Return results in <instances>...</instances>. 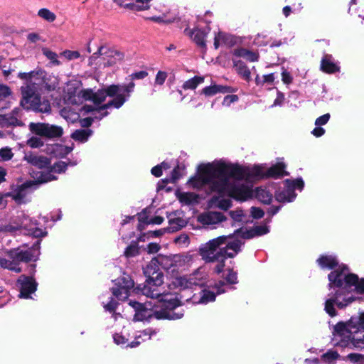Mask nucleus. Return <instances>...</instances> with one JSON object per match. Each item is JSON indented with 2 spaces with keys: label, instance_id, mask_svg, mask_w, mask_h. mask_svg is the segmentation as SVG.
<instances>
[{
  "label": "nucleus",
  "instance_id": "5",
  "mask_svg": "<svg viewBox=\"0 0 364 364\" xmlns=\"http://www.w3.org/2000/svg\"><path fill=\"white\" fill-rule=\"evenodd\" d=\"M21 99L20 105L26 111L36 113H50L51 107L49 101L42 99L38 92V84L22 85L20 88Z\"/></svg>",
  "mask_w": 364,
  "mask_h": 364
},
{
  "label": "nucleus",
  "instance_id": "12",
  "mask_svg": "<svg viewBox=\"0 0 364 364\" xmlns=\"http://www.w3.org/2000/svg\"><path fill=\"white\" fill-rule=\"evenodd\" d=\"M232 238V235H222L209 240L199 249L200 255L208 262H214L213 256H215L218 249L225 245L228 239Z\"/></svg>",
  "mask_w": 364,
  "mask_h": 364
},
{
  "label": "nucleus",
  "instance_id": "58",
  "mask_svg": "<svg viewBox=\"0 0 364 364\" xmlns=\"http://www.w3.org/2000/svg\"><path fill=\"white\" fill-rule=\"evenodd\" d=\"M331 115L328 113L324 114L322 116L318 117L315 121V124L316 126H322L327 124L328 120L330 119Z\"/></svg>",
  "mask_w": 364,
  "mask_h": 364
},
{
  "label": "nucleus",
  "instance_id": "3",
  "mask_svg": "<svg viewBox=\"0 0 364 364\" xmlns=\"http://www.w3.org/2000/svg\"><path fill=\"white\" fill-rule=\"evenodd\" d=\"M330 288H338L348 293L354 292L364 294V277L360 278L358 274L350 272L348 266L342 263L341 265L328 274Z\"/></svg>",
  "mask_w": 364,
  "mask_h": 364
},
{
  "label": "nucleus",
  "instance_id": "40",
  "mask_svg": "<svg viewBox=\"0 0 364 364\" xmlns=\"http://www.w3.org/2000/svg\"><path fill=\"white\" fill-rule=\"evenodd\" d=\"M228 249L225 248H220L218 251H217L215 256H213V260H218V259H224L225 260L227 258H233L237 254L235 252H228Z\"/></svg>",
  "mask_w": 364,
  "mask_h": 364
},
{
  "label": "nucleus",
  "instance_id": "47",
  "mask_svg": "<svg viewBox=\"0 0 364 364\" xmlns=\"http://www.w3.org/2000/svg\"><path fill=\"white\" fill-rule=\"evenodd\" d=\"M68 168V164L65 161H59L50 167V171H54L58 173L65 172Z\"/></svg>",
  "mask_w": 364,
  "mask_h": 364
},
{
  "label": "nucleus",
  "instance_id": "1",
  "mask_svg": "<svg viewBox=\"0 0 364 364\" xmlns=\"http://www.w3.org/2000/svg\"><path fill=\"white\" fill-rule=\"evenodd\" d=\"M159 297H150L151 300L144 303L130 301L129 304L135 309L134 318L137 321L150 319H178L182 317L181 312H176L181 302L176 298L169 300L158 299Z\"/></svg>",
  "mask_w": 364,
  "mask_h": 364
},
{
  "label": "nucleus",
  "instance_id": "42",
  "mask_svg": "<svg viewBox=\"0 0 364 364\" xmlns=\"http://www.w3.org/2000/svg\"><path fill=\"white\" fill-rule=\"evenodd\" d=\"M285 183L289 188H292L293 191L299 189L301 191L304 187V182L301 178H298L294 180L286 179Z\"/></svg>",
  "mask_w": 364,
  "mask_h": 364
},
{
  "label": "nucleus",
  "instance_id": "57",
  "mask_svg": "<svg viewBox=\"0 0 364 364\" xmlns=\"http://www.w3.org/2000/svg\"><path fill=\"white\" fill-rule=\"evenodd\" d=\"M239 97L237 95H229L224 97L223 105L225 106H230L232 103L238 101Z\"/></svg>",
  "mask_w": 364,
  "mask_h": 364
},
{
  "label": "nucleus",
  "instance_id": "41",
  "mask_svg": "<svg viewBox=\"0 0 364 364\" xmlns=\"http://www.w3.org/2000/svg\"><path fill=\"white\" fill-rule=\"evenodd\" d=\"M38 15L48 22L52 23L56 19V15L48 9L43 8L38 10Z\"/></svg>",
  "mask_w": 364,
  "mask_h": 364
},
{
  "label": "nucleus",
  "instance_id": "48",
  "mask_svg": "<svg viewBox=\"0 0 364 364\" xmlns=\"http://www.w3.org/2000/svg\"><path fill=\"white\" fill-rule=\"evenodd\" d=\"M14 156V154L11 151V149L9 147L1 148L0 149V157L2 161H6L11 160Z\"/></svg>",
  "mask_w": 364,
  "mask_h": 364
},
{
  "label": "nucleus",
  "instance_id": "50",
  "mask_svg": "<svg viewBox=\"0 0 364 364\" xmlns=\"http://www.w3.org/2000/svg\"><path fill=\"white\" fill-rule=\"evenodd\" d=\"M11 94V90L8 85L0 83V100L6 99Z\"/></svg>",
  "mask_w": 364,
  "mask_h": 364
},
{
  "label": "nucleus",
  "instance_id": "30",
  "mask_svg": "<svg viewBox=\"0 0 364 364\" xmlns=\"http://www.w3.org/2000/svg\"><path fill=\"white\" fill-rule=\"evenodd\" d=\"M0 267L16 273H20L22 272V268L21 267H18L15 263L14 259H10L9 257H0Z\"/></svg>",
  "mask_w": 364,
  "mask_h": 364
},
{
  "label": "nucleus",
  "instance_id": "18",
  "mask_svg": "<svg viewBox=\"0 0 364 364\" xmlns=\"http://www.w3.org/2000/svg\"><path fill=\"white\" fill-rule=\"evenodd\" d=\"M184 33L186 36H190L198 47L205 50L206 49L205 38L208 33L204 30L198 28L193 29H189L188 28H186L184 30Z\"/></svg>",
  "mask_w": 364,
  "mask_h": 364
},
{
  "label": "nucleus",
  "instance_id": "36",
  "mask_svg": "<svg viewBox=\"0 0 364 364\" xmlns=\"http://www.w3.org/2000/svg\"><path fill=\"white\" fill-rule=\"evenodd\" d=\"M1 122L7 126H21L22 122L13 114L1 115Z\"/></svg>",
  "mask_w": 364,
  "mask_h": 364
},
{
  "label": "nucleus",
  "instance_id": "44",
  "mask_svg": "<svg viewBox=\"0 0 364 364\" xmlns=\"http://www.w3.org/2000/svg\"><path fill=\"white\" fill-rule=\"evenodd\" d=\"M50 172V171L49 172H40L39 176L36 178L38 185L56 180L57 177Z\"/></svg>",
  "mask_w": 364,
  "mask_h": 364
},
{
  "label": "nucleus",
  "instance_id": "19",
  "mask_svg": "<svg viewBox=\"0 0 364 364\" xmlns=\"http://www.w3.org/2000/svg\"><path fill=\"white\" fill-rule=\"evenodd\" d=\"M320 70L326 74H334L340 72V66L335 63L334 58L331 54H324L321 60Z\"/></svg>",
  "mask_w": 364,
  "mask_h": 364
},
{
  "label": "nucleus",
  "instance_id": "60",
  "mask_svg": "<svg viewBox=\"0 0 364 364\" xmlns=\"http://www.w3.org/2000/svg\"><path fill=\"white\" fill-rule=\"evenodd\" d=\"M31 235L33 237L37 238V240H40L41 241V240L40 238L45 237L47 235V232L46 230H43L42 229L36 228L31 230Z\"/></svg>",
  "mask_w": 364,
  "mask_h": 364
},
{
  "label": "nucleus",
  "instance_id": "7",
  "mask_svg": "<svg viewBox=\"0 0 364 364\" xmlns=\"http://www.w3.org/2000/svg\"><path fill=\"white\" fill-rule=\"evenodd\" d=\"M41 255V240H36L31 247L23 249L21 247L13 248L6 252V255L10 259H14L15 263L18 267H21V263L33 264L28 266L29 273L36 272V264H35L39 259Z\"/></svg>",
  "mask_w": 364,
  "mask_h": 364
},
{
  "label": "nucleus",
  "instance_id": "52",
  "mask_svg": "<svg viewBox=\"0 0 364 364\" xmlns=\"http://www.w3.org/2000/svg\"><path fill=\"white\" fill-rule=\"evenodd\" d=\"M94 92L91 89H83L82 90L79 95L82 97L85 100H92L94 95Z\"/></svg>",
  "mask_w": 364,
  "mask_h": 364
},
{
  "label": "nucleus",
  "instance_id": "17",
  "mask_svg": "<svg viewBox=\"0 0 364 364\" xmlns=\"http://www.w3.org/2000/svg\"><path fill=\"white\" fill-rule=\"evenodd\" d=\"M316 262L321 269L332 271L341 265L339 264L337 257L333 255H321Z\"/></svg>",
  "mask_w": 364,
  "mask_h": 364
},
{
  "label": "nucleus",
  "instance_id": "27",
  "mask_svg": "<svg viewBox=\"0 0 364 364\" xmlns=\"http://www.w3.org/2000/svg\"><path fill=\"white\" fill-rule=\"evenodd\" d=\"M94 95L95 96L92 101L96 105H100L103 101H105L107 95L109 97H114V85L109 86L107 91H98L97 92H95Z\"/></svg>",
  "mask_w": 364,
  "mask_h": 364
},
{
  "label": "nucleus",
  "instance_id": "39",
  "mask_svg": "<svg viewBox=\"0 0 364 364\" xmlns=\"http://www.w3.org/2000/svg\"><path fill=\"white\" fill-rule=\"evenodd\" d=\"M219 196H214L212 197L210 202L215 203L218 202V207L223 210H228L232 206V201L230 199H219Z\"/></svg>",
  "mask_w": 364,
  "mask_h": 364
},
{
  "label": "nucleus",
  "instance_id": "20",
  "mask_svg": "<svg viewBox=\"0 0 364 364\" xmlns=\"http://www.w3.org/2000/svg\"><path fill=\"white\" fill-rule=\"evenodd\" d=\"M235 90V89L230 86L214 84L203 88L200 92V95H203L205 97H212L218 93H232Z\"/></svg>",
  "mask_w": 364,
  "mask_h": 364
},
{
  "label": "nucleus",
  "instance_id": "33",
  "mask_svg": "<svg viewBox=\"0 0 364 364\" xmlns=\"http://www.w3.org/2000/svg\"><path fill=\"white\" fill-rule=\"evenodd\" d=\"M205 80L203 76L195 75L193 77L185 81L182 85L184 90H195L200 84Z\"/></svg>",
  "mask_w": 364,
  "mask_h": 364
},
{
  "label": "nucleus",
  "instance_id": "26",
  "mask_svg": "<svg viewBox=\"0 0 364 364\" xmlns=\"http://www.w3.org/2000/svg\"><path fill=\"white\" fill-rule=\"evenodd\" d=\"M274 197L277 201L279 203H289L292 202L296 197V194L292 188H289L287 186L282 191H277L275 192Z\"/></svg>",
  "mask_w": 364,
  "mask_h": 364
},
{
  "label": "nucleus",
  "instance_id": "45",
  "mask_svg": "<svg viewBox=\"0 0 364 364\" xmlns=\"http://www.w3.org/2000/svg\"><path fill=\"white\" fill-rule=\"evenodd\" d=\"M43 54L49 59L51 63L55 65H59L60 62L58 60V55L56 53L49 50L47 48L42 49Z\"/></svg>",
  "mask_w": 364,
  "mask_h": 364
},
{
  "label": "nucleus",
  "instance_id": "32",
  "mask_svg": "<svg viewBox=\"0 0 364 364\" xmlns=\"http://www.w3.org/2000/svg\"><path fill=\"white\" fill-rule=\"evenodd\" d=\"M92 134V131L89 129H77L71 134V138L75 141L84 143L88 140Z\"/></svg>",
  "mask_w": 364,
  "mask_h": 364
},
{
  "label": "nucleus",
  "instance_id": "4",
  "mask_svg": "<svg viewBox=\"0 0 364 364\" xmlns=\"http://www.w3.org/2000/svg\"><path fill=\"white\" fill-rule=\"evenodd\" d=\"M213 165L216 177L213 188L217 192H222L228 187L229 183H231L230 178L237 181L248 180L249 167L237 164H226L223 161H219Z\"/></svg>",
  "mask_w": 364,
  "mask_h": 364
},
{
  "label": "nucleus",
  "instance_id": "9",
  "mask_svg": "<svg viewBox=\"0 0 364 364\" xmlns=\"http://www.w3.org/2000/svg\"><path fill=\"white\" fill-rule=\"evenodd\" d=\"M198 176H192L188 181V183L193 188H201L205 185H209V189L211 193H216L214 191L213 184L216 181L213 164L208 163L200 165L198 169Z\"/></svg>",
  "mask_w": 364,
  "mask_h": 364
},
{
  "label": "nucleus",
  "instance_id": "54",
  "mask_svg": "<svg viewBox=\"0 0 364 364\" xmlns=\"http://www.w3.org/2000/svg\"><path fill=\"white\" fill-rule=\"evenodd\" d=\"M148 72L145 70H141L139 72L134 73L131 74L129 77H130L131 81L133 82L134 80H141L144 79L148 76Z\"/></svg>",
  "mask_w": 364,
  "mask_h": 364
},
{
  "label": "nucleus",
  "instance_id": "2",
  "mask_svg": "<svg viewBox=\"0 0 364 364\" xmlns=\"http://www.w3.org/2000/svg\"><path fill=\"white\" fill-rule=\"evenodd\" d=\"M333 336L342 347L350 343L358 348L364 346V313L358 318H351L347 323H338L334 328Z\"/></svg>",
  "mask_w": 364,
  "mask_h": 364
},
{
  "label": "nucleus",
  "instance_id": "37",
  "mask_svg": "<svg viewBox=\"0 0 364 364\" xmlns=\"http://www.w3.org/2000/svg\"><path fill=\"white\" fill-rule=\"evenodd\" d=\"M198 196L192 192L182 193L178 196V199L181 203H184L187 205L196 203L198 201Z\"/></svg>",
  "mask_w": 364,
  "mask_h": 364
},
{
  "label": "nucleus",
  "instance_id": "49",
  "mask_svg": "<svg viewBox=\"0 0 364 364\" xmlns=\"http://www.w3.org/2000/svg\"><path fill=\"white\" fill-rule=\"evenodd\" d=\"M27 144L31 148H40L44 145V143L41 139L32 136L28 140Z\"/></svg>",
  "mask_w": 364,
  "mask_h": 364
},
{
  "label": "nucleus",
  "instance_id": "43",
  "mask_svg": "<svg viewBox=\"0 0 364 364\" xmlns=\"http://www.w3.org/2000/svg\"><path fill=\"white\" fill-rule=\"evenodd\" d=\"M264 173L260 166L255 165L252 168H249L248 180L254 178H265Z\"/></svg>",
  "mask_w": 364,
  "mask_h": 364
},
{
  "label": "nucleus",
  "instance_id": "24",
  "mask_svg": "<svg viewBox=\"0 0 364 364\" xmlns=\"http://www.w3.org/2000/svg\"><path fill=\"white\" fill-rule=\"evenodd\" d=\"M44 74H46V71L41 68H38L28 73L19 72L17 75V77L19 79L25 81L23 85H31V84H36V82H33V78L36 77H39L41 78Z\"/></svg>",
  "mask_w": 364,
  "mask_h": 364
},
{
  "label": "nucleus",
  "instance_id": "35",
  "mask_svg": "<svg viewBox=\"0 0 364 364\" xmlns=\"http://www.w3.org/2000/svg\"><path fill=\"white\" fill-rule=\"evenodd\" d=\"M38 183L36 182V180L32 181H26V182L23 183L21 185L18 186L17 192L16 195L14 196V198L15 200L17 199H21L24 197V194L23 192L30 188H32L34 186H37Z\"/></svg>",
  "mask_w": 364,
  "mask_h": 364
},
{
  "label": "nucleus",
  "instance_id": "29",
  "mask_svg": "<svg viewBox=\"0 0 364 364\" xmlns=\"http://www.w3.org/2000/svg\"><path fill=\"white\" fill-rule=\"evenodd\" d=\"M255 197L264 204H270L272 200V193L265 188L257 187L255 188Z\"/></svg>",
  "mask_w": 364,
  "mask_h": 364
},
{
  "label": "nucleus",
  "instance_id": "22",
  "mask_svg": "<svg viewBox=\"0 0 364 364\" xmlns=\"http://www.w3.org/2000/svg\"><path fill=\"white\" fill-rule=\"evenodd\" d=\"M226 217L220 212H209L199 217V221L204 225H213L225 221Z\"/></svg>",
  "mask_w": 364,
  "mask_h": 364
},
{
  "label": "nucleus",
  "instance_id": "63",
  "mask_svg": "<svg viewBox=\"0 0 364 364\" xmlns=\"http://www.w3.org/2000/svg\"><path fill=\"white\" fill-rule=\"evenodd\" d=\"M161 246L158 243L151 242L147 245V252L149 254H154L159 251Z\"/></svg>",
  "mask_w": 364,
  "mask_h": 364
},
{
  "label": "nucleus",
  "instance_id": "59",
  "mask_svg": "<svg viewBox=\"0 0 364 364\" xmlns=\"http://www.w3.org/2000/svg\"><path fill=\"white\" fill-rule=\"evenodd\" d=\"M138 216V220L140 223L149 225V216L146 212V209H144L141 212L137 214Z\"/></svg>",
  "mask_w": 364,
  "mask_h": 364
},
{
  "label": "nucleus",
  "instance_id": "34",
  "mask_svg": "<svg viewBox=\"0 0 364 364\" xmlns=\"http://www.w3.org/2000/svg\"><path fill=\"white\" fill-rule=\"evenodd\" d=\"M168 226L166 227L168 233H172L180 230L185 226V222L181 218H176L168 220Z\"/></svg>",
  "mask_w": 364,
  "mask_h": 364
},
{
  "label": "nucleus",
  "instance_id": "10",
  "mask_svg": "<svg viewBox=\"0 0 364 364\" xmlns=\"http://www.w3.org/2000/svg\"><path fill=\"white\" fill-rule=\"evenodd\" d=\"M225 279L227 283L218 281L207 285V288L201 291L202 296H218L227 292L228 289H232V284L237 283V274L232 269H228Z\"/></svg>",
  "mask_w": 364,
  "mask_h": 364
},
{
  "label": "nucleus",
  "instance_id": "25",
  "mask_svg": "<svg viewBox=\"0 0 364 364\" xmlns=\"http://www.w3.org/2000/svg\"><path fill=\"white\" fill-rule=\"evenodd\" d=\"M233 67L235 68L237 73L245 81L251 80V72L245 62L240 60L232 59Z\"/></svg>",
  "mask_w": 364,
  "mask_h": 364
},
{
  "label": "nucleus",
  "instance_id": "23",
  "mask_svg": "<svg viewBox=\"0 0 364 364\" xmlns=\"http://www.w3.org/2000/svg\"><path fill=\"white\" fill-rule=\"evenodd\" d=\"M17 60L15 58L6 59L0 56V69L2 70L4 76L7 78L11 74L14 73L18 68L16 65Z\"/></svg>",
  "mask_w": 364,
  "mask_h": 364
},
{
  "label": "nucleus",
  "instance_id": "46",
  "mask_svg": "<svg viewBox=\"0 0 364 364\" xmlns=\"http://www.w3.org/2000/svg\"><path fill=\"white\" fill-rule=\"evenodd\" d=\"M243 243L237 238L232 241L225 242V247L223 248L232 250L236 253H239L241 251V246Z\"/></svg>",
  "mask_w": 364,
  "mask_h": 364
},
{
  "label": "nucleus",
  "instance_id": "11",
  "mask_svg": "<svg viewBox=\"0 0 364 364\" xmlns=\"http://www.w3.org/2000/svg\"><path fill=\"white\" fill-rule=\"evenodd\" d=\"M29 130L36 136L46 139L60 138L63 134V129L60 126L43 122H31Z\"/></svg>",
  "mask_w": 364,
  "mask_h": 364
},
{
  "label": "nucleus",
  "instance_id": "38",
  "mask_svg": "<svg viewBox=\"0 0 364 364\" xmlns=\"http://www.w3.org/2000/svg\"><path fill=\"white\" fill-rule=\"evenodd\" d=\"M140 254V250L137 242L132 241L131 244L127 247L124 255L126 257H134Z\"/></svg>",
  "mask_w": 364,
  "mask_h": 364
},
{
  "label": "nucleus",
  "instance_id": "56",
  "mask_svg": "<svg viewBox=\"0 0 364 364\" xmlns=\"http://www.w3.org/2000/svg\"><path fill=\"white\" fill-rule=\"evenodd\" d=\"M42 79V81L43 82V85H44V87L46 90L48 91H53V90H55L57 85H58V83L56 82H47V78H46V74H44L43 75V77H41Z\"/></svg>",
  "mask_w": 364,
  "mask_h": 364
},
{
  "label": "nucleus",
  "instance_id": "51",
  "mask_svg": "<svg viewBox=\"0 0 364 364\" xmlns=\"http://www.w3.org/2000/svg\"><path fill=\"white\" fill-rule=\"evenodd\" d=\"M167 73L164 71L159 70L156 73L155 78V84L162 85L165 82L167 78Z\"/></svg>",
  "mask_w": 364,
  "mask_h": 364
},
{
  "label": "nucleus",
  "instance_id": "64",
  "mask_svg": "<svg viewBox=\"0 0 364 364\" xmlns=\"http://www.w3.org/2000/svg\"><path fill=\"white\" fill-rule=\"evenodd\" d=\"M282 80L286 85H289L292 82L293 78L291 74L287 72L286 70L282 73Z\"/></svg>",
  "mask_w": 364,
  "mask_h": 364
},
{
  "label": "nucleus",
  "instance_id": "16",
  "mask_svg": "<svg viewBox=\"0 0 364 364\" xmlns=\"http://www.w3.org/2000/svg\"><path fill=\"white\" fill-rule=\"evenodd\" d=\"M20 293L18 296H31L37 290L38 283L31 276H23V279H18Z\"/></svg>",
  "mask_w": 364,
  "mask_h": 364
},
{
  "label": "nucleus",
  "instance_id": "61",
  "mask_svg": "<svg viewBox=\"0 0 364 364\" xmlns=\"http://www.w3.org/2000/svg\"><path fill=\"white\" fill-rule=\"evenodd\" d=\"M62 54L68 60L77 59L80 56L78 51H72L69 50L63 51Z\"/></svg>",
  "mask_w": 364,
  "mask_h": 364
},
{
  "label": "nucleus",
  "instance_id": "13",
  "mask_svg": "<svg viewBox=\"0 0 364 364\" xmlns=\"http://www.w3.org/2000/svg\"><path fill=\"white\" fill-rule=\"evenodd\" d=\"M217 193L220 196L227 195L235 200L241 202L251 198L253 195V191L249 186L244 184L237 185L234 183H229L228 187L223 191Z\"/></svg>",
  "mask_w": 364,
  "mask_h": 364
},
{
  "label": "nucleus",
  "instance_id": "28",
  "mask_svg": "<svg viewBox=\"0 0 364 364\" xmlns=\"http://www.w3.org/2000/svg\"><path fill=\"white\" fill-rule=\"evenodd\" d=\"M185 169L184 165L177 164L176 167L172 170L170 178H166L162 179V182L165 183H175L180 179L183 176V171Z\"/></svg>",
  "mask_w": 364,
  "mask_h": 364
},
{
  "label": "nucleus",
  "instance_id": "8",
  "mask_svg": "<svg viewBox=\"0 0 364 364\" xmlns=\"http://www.w3.org/2000/svg\"><path fill=\"white\" fill-rule=\"evenodd\" d=\"M164 263L171 264V259L166 256L159 255L154 257L144 268L143 272L146 277V283L148 287H159L164 283V274L160 271L159 267L166 269Z\"/></svg>",
  "mask_w": 364,
  "mask_h": 364
},
{
  "label": "nucleus",
  "instance_id": "14",
  "mask_svg": "<svg viewBox=\"0 0 364 364\" xmlns=\"http://www.w3.org/2000/svg\"><path fill=\"white\" fill-rule=\"evenodd\" d=\"M135 84L130 81L127 85H115V109H119L129 99Z\"/></svg>",
  "mask_w": 364,
  "mask_h": 364
},
{
  "label": "nucleus",
  "instance_id": "53",
  "mask_svg": "<svg viewBox=\"0 0 364 364\" xmlns=\"http://www.w3.org/2000/svg\"><path fill=\"white\" fill-rule=\"evenodd\" d=\"M50 160L48 157L43 156H40L38 159L36 166H37L39 168H46L47 166H48L50 165Z\"/></svg>",
  "mask_w": 364,
  "mask_h": 364
},
{
  "label": "nucleus",
  "instance_id": "31",
  "mask_svg": "<svg viewBox=\"0 0 364 364\" xmlns=\"http://www.w3.org/2000/svg\"><path fill=\"white\" fill-rule=\"evenodd\" d=\"M173 285L176 287L180 288L181 289H185L191 288L193 285H198L194 278H191L189 279L186 277H176L173 282Z\"/></svg>",
  "mask_w": 364,
  "mask_h": 364
},
{
  "label": "nucleus",
  "instance_id": "62",
  "mask_svg": "<svg viewBox=\"0 0 364 364\" xmlns=\"http://www.w3.org/2000/svg\"><path fill=\"white\" fill-rule=\"evenodd\" d=\"M254 228L256 236H261L269 232V229L266 225H257Z\"/></svg>",
  "mask_w": 364,
  "mask_h": 364
},
{
  "label": "nucleus",
  "instance_id": "15",
  "mask_svg": "<svg viewBox=\"0 0 364 364\" xmlns=\"http://www.w3.org/2000/svg\"><path fill=\"white\" fill-rule=\"evenodd\" d=\"M355 301V297H331L326 301L325 310L331 316L336 315L335 307L342 309Z\"/></svg>",
  "mask_w": 364,
  "mask_h": 364
},
{
  "label": "nucleus",
  "instance_id": "21",
  "mask_svg": "<svg viewBox=\"0 0 364 364\" xmlns=\"http://www.w3.org/2000/svg\"><path fill=\"white\" fill-rule=\"evenodd\" d=\"M286 165L283 162H278L267 169L264 173L265 178H279L289 176V173L285 171Z\"/></svg>",
  "mask_w": 364,
  "mask_h": 364
},
{
  "label": "nucleus",
  "instance_id": "55",
  "mask_svg": "<svg viewBox=\"0 0 364 364\" xmlns=\"http://www.w3.org/2000/svg\"><path fill=\"white\" fill-rule=\"evenodd\" d=\"M251 215L255 219H260L264 217V212L262 209L257 207L251 208Z\"/></svg>",
  "mask_w": 364,
  "mask_h": 364
},
{
  "label": "nucleus",
  "instance_id": "6",
  "mask_svg": "<svg viewBox=\"0 0 364 364\" xmlns=\"http://www.w3.org/2000/svg\"><path fill=\"white\" fill-rule=\"evenodd\" d=\"M154 289L151 290V287L146 284L141 287V284L135 286L132 276L124 272L115 279V296L125 294L130 296L131 293L141 296H168L171 293H154Z\"/></svg>",
  "mask_w": 364,
  "mask_h": 364
}]
</instances>
